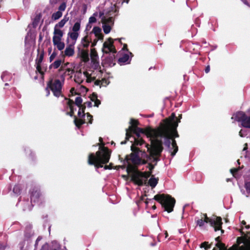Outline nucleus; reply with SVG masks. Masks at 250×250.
I'll return each mask as SVG.
<instances>
[{"instance_id": "1", "label": "nucleus", "mask_w": 250, "mask_h": 250, "mask_svg": "<svg viewBox=\"0 0 250 250\" xmlns=\"http://www.w3.org/2000/svg\"><path fill=\"white\" fill-rule=\"evenodd\" d=\"M111 151L108 147L100 146L99 150L96 152L91 153L88 158V163L90 165H94L96 168L103 167V165L107 164L110 158Z\"/></svg>"}, {"instance_id": "2", "label": "nucleus", "mask_w": 250, "mask_h": 250, "mask_svg": "<svg viewBox=\"0 0 250 250\" xmlns=\"http://www.w3.org/2000/svg\"><path fill=\"white\" fill-rule=\"evenodd\" d=\"M158 128L153 129L150 126L146 127L145 128H140L138 126L129 131L128 140L131 137H133V140L135 141V145L142 146L145 142L141 137V134H143L146 136L147 138L150 139H154L157 138ZM126 140L122 142V145L125 144Z\"/></svg>"}, {"instance_id": "3", "label": "nucleus", "mask_w": 250, "mask_h": 250, "mask_svg": "<svg viewBox=\"0 0 250 250\" xmlns=\"http://www.w3.org/2000/svg\"><path fill=\"white\" fill-rule=\"evenodd\" d=\"M219 237L216 238L217 243L213 250H227L225 244L219 241ZM228 250H250V233H249L242 237H238L237 244L233 245Z\"/></svg>"}, {"instance_id": "4", "label": "nucleus", "mask_w": 250, "mask_h": 250, "mask_svg": "<svg viewBox=\"0 0 250 250\" xmlns=\"http://www.w3.org/2000/svg\"><path fill=\"white\" fill-rule=\"evenodd\" d=\"M205 223H209L210 226L214 228L215 231L221 230V233H223L224 231L221 229L222 222L221 217L213 215L209 218L206 214H203L196 220L197 225L200 227H203Z\"/></svg>"}, {"instance_id": "5", "label": "nucleus", "mask_w": 250, "mask_h": 250, "mask_svg": "<svg viewBox=\"0 0 250 250\" xmlns=\"http://www.w3.org/2000/svg\"><path fill=\"white\" fill-rule=\"evenodd\" d=\"M177 124H175V125L172 126H171V127L166 125L163 128L158 129L157 138L158 137H164L175 139V138L179 137V135L177 130Z\"/></svg>"}, {"instance_id": "6", "label": "nucleus", "mask_w": 250, "mask_h": 250, "mask_svg": "<svg viewBox=\"0 0 250 250\" xmlns=\"http://www.w3.org/2000/svg\"><path fill=\"white\" fill-rule=\"evenodd\" d=\"M64 82L59 79H51L47 83V87L51 90L54 96L59 97H63L62 92V88Z\"/></svg>"}, {"instance_id": "7", "label": "nucleus", "mask_w": 250, "mask_h": 250, "mask_svg": "<svg viewBox=\"0 0 250 250\" xmlns=\"http://www.w3.org/2000/svg\"><path fill=\"white\" fill-rule=\"evenodd\" d=\"M152 171H148L142 172L137 171L133 176V183L138 186H143L147 184V179L151 176Z\"/></svg>"}, {"instance_id": "8", "label": "nucleus", "mask_w": 250, "mask_h": 250, "mask_svg": "<svg viewBox=\"0 0 250 250\" xmlns=\"http://www.w3.org/2000/svg\"><path fill=\"white\" fill-rule=\"evenodd\" d=\"M151 145H149L146 144V146L147 147V151L149 154H147L146 151L142 152L141 157L142 159L146 158L147 160H151V157L153 155H159L161 151V148H157V147L155 145V139H150Z\"/></svg>"}, {"instance_id": "9", "label": "nucleus", "mask_w": 250, "mask_h": 250, "mask_svg": "<svg viewBox=\"0 0 250 250\" xmlns=\"http://www.w3.org/2000/svg\"><path fill=\"white\" fill-rule=\"evenodd\" d=\"M235 119L241 122L243 127L250 128V116L248 117L244 112L240 111L236 114Z\"/></svg>"}, {"instance_id": "10", "label": "nucleus", "mask_w": 250, "mask_h": 250, "mask_svg": "<svg viewBox=\"0 0 250 250\" xmlns=\"http://www.w3.org/2000/svg\"><path fill=\"white\" fill-rule=\"evenodd\" d=\"M154 199L159 203H175V199L169 194H158Z\"/></svg>"}, {"instance_id": "11", "label": "nucleus", "mask_w": 250, "mask_h": 250, "mask_svg": "<svg viewBox=\"0 0 250 250\" xmlns=\"http://www.w3.org/2000/svg\"><path fill=\"white\" fill-rule=\"evenodd\" d=\"M103 51L105 54H108L110 52L113 53L117 52L115 47L114 45V40L112 38H108L107 41L104 43Z\"/></svg>"}, {"instance_id": "12", "label": "nucleus", "mask_w": 250, "mask_h": 250, "mask_svg": "<svg viewBox=\"0 0 250 250\" xmlns=\"http://www.w3.org/2000/svg\"><path fill=\"white\" fill-rule=\"evenodd\" d=\"M176 119V117L174 113H172L171 115L168 118L165 119L160 123L159 126L157 127L158 129L163 128L166 125L169 127L173 126L175 124H178V122L175 121Z\"/></svg>"}, {"instance_id": "13", "label": "nucleus", "mask_w": 250, "mask_h": 250, "mask_svg": "<svg viewBox=\"0 0 250 250\" xmlns=\"http://www.w3.org/2000/svg\"><path fill=\"white\" fill-rule=\"evenodd\" d=\"M30 194L31 203L33 202L35 203L40 201V198L42 195L41 190L39 188L34 186L31 188L29 191Z\"/></svg>"}, {"instance_id": "14", "label": "nucleus", "mask_w": 250, "mask_h": 250, "mask_svg": "<svg viewBox=\"0 0 250 250\" xmlns=\"http://www.w3.org/2000/svg\"><path fill=\"white\" fill-rule=\"evenodd\" d=\"M38 51V57L36 59V69L37 71L41 74L42 75H44V72L42 70L41 67V63L43 59L44 52V50L42 49L41 50L40 48L37 49Z\"/></svg>"}, {"instance_id": "15", "label": "nucleus", "mask_w": 250, "mask_h": 250, "mask_svg": "<svg viewBox=\"0 0 250 250\" xmlns=\"http://www.w3.org/2000/svg\"><path fill=\"white\" fill-rule=\"evenodd\" d=\"M155 145L158 147L157 148H159V149L161 148V149L159 155H153L151 157V160H152L153 162H155L156 163L155 165H156L157 162L160 160L159 157L161 156V153L164 149L162 140L159 139L158 138H155Z\"/></svg>"}, {"instance_id": "16", "label": "nucleus", "mask_w": 250, "mask_h": 250, "mask_svg": "<svg viewBox=\"0 0 250 250\" xmlns=\"http://www.w3.org/2000/svg\"><path fill=\"white\" fill-rule=\"evenodd\" d=\"M54 36L53 37V44L61 42L62 38L63 37V31L60 29H54Z\"/></svg>"}, {"instance_id": "17", "label": "nucleus", "mask_w": 250, "mask_h": 250, "mask_svg": "<svg viewBox=\"0 0 250 250\" xmlns=\"http://www.w3.org/2000/svg\"><path fill=\"white\" fill-rule=\"evenodd\" d=\"M130 124H131V125L129 126V127L126 129V140H128L129 131L138 127V126L139 125V122L138 120L132 118L130 119Z\"/></svg>"}, {"instance_id": "18", "label": "nucleus", "mask_w": 250, "mask_h": 250, "mask_svg": "<svg viewBox=\"0 0 250 250\" xmlns=\"http://www.w3.org/2000/svg\"><path fill=\"white\" fill-rule=\"evenodd\" d=\"M64 99L65 100L68 101L67 103V104L70 108V111L66 112V115H69L70 117H74V116H75V115H74V106H73V105L74 104V102L72 100H71L70 99H68L66 97Z\"/></svg>"}, {"instance_id": "19", "label": "nucleus", "mask_w": 250, "mask_h": 250, "mask_svg": "<svg viewBox=\"0 0 250 250\" xmlns=\"http://www.w3.org/2000/svg\"><path fill=\"white\" fill-rule=\"evenodd\" d=\"M129 161H131L133 165L135 166H139L141 157L139 155L135 154L134 153H130L128 155Z\"/></svg>"}, {"instance_id": "20", "label": "nucleus", "mask_w": 250, "mask_h": 250, "mask_svg": "<svg viewBox=\"0 0 250 250\" xmlns=\"http://www.w3.org/2000/svg\"><path fill=\"white\" fill-rule=\"evenodd\" d=\"M127 167H126V172L128 174L131 173V181L133 182V176L137 171H139L137 167H135L130 164L129 161H128V163H126Z\"/></svg>"}, {"instance_id": "21", "label": "nucleus", "mask_w": 250, "mask_h": 250, "mask_svg": "<svg viewBox=\"0 0 250 250\" xmlns=\"http://www.w3.org/2000/svg\"><path fill=\"white\" fill-rule=\"evenodd\" d=\"M101 28L98 26L94 27L92 31L90 32V34L94 33L96 38L99 39L100 40H103L104 39V35L101 33Z\"/></svg>"}, {"instance_id": "22", "label": "nucleus", "mask_w": 250, "mask_h": 250, "mask_svg": "<svg viewBox=\"0 0 250 250\" xmlns=\"http://www.w3.org/2000/svg\"><path fill=\"white\" fill-rule=\"evenodd\" d=\"M119 160H120L121 162H122L123 163V165L116 166L114 167V169H119V168H121L123 169H125L126 167V163H128V161H129L128 155H126L124 159L123 158H121L120 156H119Z\"/></svg>"}, {"instance_id": "23", "label": "nucleus", "mask_w": 250, "mask_h": 250, "mask_svg": "<svg viewBox=\"0 0 250 250\" xmlns=\"http://www.w3.org/2000/svg\"><path fill=\"white\" fill-rule=\"evenodd\" d=\"M171 146L172 148L171 156L173 157L178 150V146L175 139H171Z\"/></svg>"}, {"instance_id": "24", "label": "nucleus", "mask_w": 250, "mask_h": 250, "mask_svg": "<svg viewBox=\"0 0 250 250\" xmlns=\"http://www.w3.org/2000/svg\"><path fill=\"white\" fill-rule=\"evenodd\" d=\"M159 181L158 178H155L154 175H151V177L149 179L148 181H147V184L148 185L150 186L152 188H155L157 185Z\"/></svg>"}, {"instance_id": "25", "label": "nucleus", "mask_w": 250, "mask_h": 250, "mask_svg": "<svg viewBox=\"0 0 250 250\" xmlns=\"http://www.w3.org/2000/svg\"><path fill=\"white\" fill-rule=\"evenodd\" d=\"M130 142L133 143L131 146V150L132 151L131 153H134L135 154L139 155V152H142V151L139 148L136 147L137 145H135L134 140L131 141Z\"/></svg>"}, {"instance_id": "26", "label": "nucleus", "mask_w": 250, "mask_h": 250, "mask_svg": "<svg viewBox=\"0 0 250 250\" xmlns=\"http://www.w3.org/2000/svg\"><path fill=\"white\" fill-rule=\"evenodd\" d=\"M74 54V48L70 45L67 47L64 50L65 56L71 57Z\"/></svg>"}, {"instance_id": "27", "label": "nucleus", "mask_w": 250, "mask_h": 250, "mask_svg": "<svg viewBox=\"0 0 250 250\" xmlns=\"http://www.w3.org/2000/svg\"><path fill=\"white\" fill-rule=\"evenodd\" d=\"M81 57L83 62H87L89 60L88 51L84 50H82Z\"/></svg>"}, {"instance_id": "28", "label": "nucleus", "mask_w": 250, "mask_h": 250, "mask_svg": "<svg viewBox=\"0 0 250 250\" xmlns=\"http://www.w3.org/2000/svg\"><path fill=\"white\" fill-rule=\"evenodd\" d=\"M91 39H89L88 36L86 35L82 39L83 46L84 48H87L90 42H91Z\"/></svg>"}, {"instance_id": "29", "label": "nucleus", "mask_w": 250, "mask_h": 250, "mask_svg": "<svg viewBox=\"0 0 250 250\" xmlns=\"http://www.w3.org/2000/svg\"><path fill=\"white\" fill-rule=\"evenodd\" d=\"M74 72V70L73 69L70 68H67L66 69L65 71L63 74H61L60 78L61 80H62V82H64L65 80V76L66 75H70Z\"/></svg>"}, {"instance_id": "30", "label": "nucleus", "mask_w": 250, "mask_h": 250, "mask_svg": "<svg viewBox=\"0 0 250 250\" xmlns=\"http://www.w3.org/2000/svg\"><path fill=\"white\" fill-rule=\"evenodd\" d=\"M21 186L19 184L15 185L13 188V192L17 196L19 195L21 193Z\"/></svg>"}, {"instance_id": "31", "label": "nucleus", "mask_w": 250, "mask_h": 250, "mask_svg": "<svg viewBox=\"0 0 250 250\" xmlns=\"http://www.w3.org/2000/svg\"><path fill=\"white\" fill-rule=\"evenodd\" d=\"M74 81L78 84H81L83 83V80L82 79V74L81 71L75 75Z\"/></svg>"}, {"instance_id": "32", "label": "nucleus", "mask_w": 250, "mask_h": 250, "mask_svg": "<svg viewBox=\"0 0 250 250\" xmlns=\"http://www.w3.org/2000/svg\"><path fill=\"white\" fill-rule=\"evenodd\" d=\"M162 208L168 212L172 211L174 204H161Z\"/></svg>"}, {"instance_id": "33", "label": "nucleus", "mask_w": 250, "mask_h": 250, "mask_svg": "<svg viewBox=\"0 0 250 250\" xmlns=\"http://www.w3.org/2000/svg\"><path fill=\"white\" fill-rule=\"evenodd\" d=\"M62 62V61L60 59H58L56 60L53 63L51 64L49 66V68L53 67L55 69L58 68L60 66Z\"/></svg>"}, {"instance_id": "34", "label": "nucleus", "mask_w": 250, "mask_h": 250, "mask_svg": "<svg viewBox=\"0 0 250 250\" xmlns=\"http://www.w3.org/2000/svg\"><path fill=\"white\" fill-rule=\"evenodd\" d=\"M62 13L61 11H57L56 12L54 13L51 16V19L52 20L56 21L59 20L62 17Z\"/></svg>"}, {"instance_id": "35", "label": "nucleus", "mask_w": 250, "mask_h": 250, "mask_svg": "<svg viewBox=\"0 0 250 250\" xmlns=\"http://www.w3.org/2000/svg\"><path fill=\"white\" fill-rule=\"evenodd\" d=\"M42 17L41 14H39L36 15L35 18L34 19L33 21V26H36L38 25L39 23V22L40 21V20Z\"/></svg>"}, {"instance_id": "36", "label": "nucleus", "mask_w": 250, "mask_h": 250, "mask_svg": "<svg viewBox=\"0 0 250 250\" xmlns=\"http://www.w3.org/2000/svg\"><path fill=\"white\" fill-rule=\"evenodd\" d=\"M166 141L165 142V145L168 148L169 152L171 154L172 152V148H171V138H165Z\"/></svg>"}, {"instance_id": "37", "label": "nucleus", "mask_w": 250, "mask_h": 250, "mask_svg": "<svg viewBox=\"0 0 250 250\" xmlns=\"http://www.w3.org/2000/svg\"><path fill=\"white\" fill-rule=\"evenodd\" d=\"M129 59L128 55L125 54L122 57L118 59L119 63H125Z\"/></svg>"}, {"instance_id": "38", "label": "nucleus", "mask_w": 250, "mask_h": 250, "mask_svg": "<svg viewBox=\"0 0 250 250\" xmlns=\"http://www.w3.org/2000/svg\"><path fill=\"white\" fill-rule=\"evenodd\" d=\"M74 123L78 128L80 129L81 128L82 125L81 122L80 121V119H78L76 116H74Z\"/></svg>"}, {"instance_id": "39", "label": "nucleus", "mask_w": 250, "mask_h": 250, "mask_svg": "<svg viewBox=\"0 0 250 250\" xmlns=\"http://www.w3.org/2000/svg\"><path fill=\"white\" fill-rule=\"evenodd\" d=\"M68 35L72 40L76 41L79 36V33L73 31V32H69Z\"/></svg>"}, {"instance_id": "40", "label": "nucleus", "mask_w": 250, "mask_h": 250, "mask_svg": "<svg viewBox=\"0 0 250 250\" xmlns=\"http://www.w3.org/2000/svg\"><path fill=\"white\" fill-rule=\"evenodd\" d=\"M81 27L80 21L76 22L72 27V30L74 32H78L80 30Z\"/></svg>"}, {"instance_id": "41", "label": "nucleus", "mask_w": 250, "mask_h": 250, "mask_svg": "<svg viewBox=\"0 0 250 250\" xmlns=\"http://www.w3.org/2000/svg\"><path fill=\"white\" fill-rule=\"evenodd\" d=\"M83 99L81 97H76L74 104L78 106H82Z\"/></svg>"}, {"instance_id": "42", "label": "nucleus", "mask_w": 250, "mask_h": 250, "mask_svg": "<svg viewBox=\"0 0 250 250\" xmlns=\"http://www.w3.org/2000/svg\"><path fill=\"white\" fill-rule=\"evenodd\" d=\"M66 22L62 20L55 25L54 29H60V28H62L64 26Z\"/></svg>"}, {"instance_id": "43", "label": "nucleus", "mask_w": 250, "mask_h": 250, "mask_svg": "<svg viewBox=\"0 0 250 250\" xmlns=\"http://www.w3.org/2000/svg\"><path fill=\"white\" fill-rule=\"evenodd\" d=\"M54 45L57 46L59 50H62V49H63L65 46L64 43L62 42H58L56 43V44Z\"/></svg>"}, {"instance_id": "44", "label": "nucleus", "mask_w": 250, "mask_h": 250, "mask_svg": "<svg viewBox=\"0 0 250 250\" xmlns=\"http://www.w3.org/2000/svg\"><path fill=\"white\" fill-rule=\"evenodd\" d=\"M104 32L105 34H108L109 33L111 29V27L109 25H104L103 26Z\"/></svg>"}, {"instance_id": "45", "label": "nucleus", "mask_w": 250, "mask_h": 250, "mask_svg": "<svg viewBox=\"0 0 250 250\" xmlns=\"http://www.w3.org/2000/svg\"><path fill=\"white\" fill-rule=\"evenodd\" d=\"M66 7V4L65 2H62L61 5L59 6L58 9L59 11H61L62 12V11H64Z\"/></svg>"}, {"instance_id": "46", "label": "nucleus", "mask_w": 250, "mask_h": 250, "mask_svg": "<svg viewBox=\"0 0 250 250\" xmlns=\"http://www.w3.org/2000/svg\"><path fill=\"white\" fill-rule=\"evenodd\" d=\"M241 167H239L238 168H234L230 169V171L231 173L232 174L233 176L237 173L238 171L241 169Z\"/></svg>"}, {"instance_id": "47", "label": "nucleus", "mask_w": 250, "mask_h": 250, "mask_svg": "<svg viewBox=\"0 0 250 250\" xmlns=\"http://www.w3.org/2000/svg\"><path fill=\"white\" fill-rule=\"evenodd\" d=\"M112 17H108L107 19H106L105 17H104L102 18V22L103 23H110L112 21Z\"/></svg>"}, {"instance_id": "48", "label": "nucleus", "mask_w": 250, "mask_h": 250, "mask_svg": "<svg viewBox=\"0 0 250 250\" xmlns=\"http://www.w3.org/2000/svg\"><path fill=\"white\" fill-rule=\"evenodd\" d=\"M79 110L82 111V117H84L86 113H85V109L86 108L85 104H83L82 106H78Z\"/></svg>"}, {"instance_id": "49", "label": "nucleus", "mask_w": 250, "mask_h": 250, "mask_svg": "<svg viewBox=\"0 0 250 250\" xmlns=\"http://www.w3.org/2000/svg\"><path fill=\"white\" fill-rule=\"evenodd\" d=\"M85 115H86L88 121V123L91 124L93 122V116L89 112L86 113Z\"/></svg>"}, {"instance_id": "50", "label": "nucleus", "mask_w": 250, "mask_h": 250, "mask_svg": "<svg viewBox=\"0 0 250 250\" xmlns=\"http://www.w3.org/2000/svg\"><path fill=\"white\" fill-rule=\"evenodd\" d=\"M115 59V55H113L112 56L107 58V61L109 63H113V65H114L115 64V63L113 62V61H114Z\"/></svg>"}, {"instance_id": "51", "label": "nucleus", "mask_w": 250, "mask_h": 250, "mask_svg": "<svg viewBox=\"0 0 250 250\" xmlns=\"http://www.w3.org/2000/svg\"><path fill=\"white\" fill-rule=\"evenodd\" d=\"M109 82L106 79L103 78L102 79V83H101L102 85L106 86V85H107L109 84Z\"/></svg>"}, {"instance_id": "52", "label": "nucleus", "mask_w": 250, "mask_h": 250, "mask_svg": "<svg viewBox=\"0 0 250 250\" xmlns=\"http://www.w3.org/2000/svg\"><path fill=\"white\" fill-rule=\"evenodd\" d=\"M245 187L247 192L250 193V181L245 183Z\"/></svg>"}, {"instance_id": "53", "label": "nucleus", "mask_w": 250, "mask_h": 250, "mask_svg": "<svg viewBox=\"0 0 250 250\" xmlns=\"http://www.w3.org/2000/svg\"><path fill=\"white\" fill-rule=\"evenodd\" d=\"M95 80H96V77H92L90 75V76H87V78L86 79V82L87 83H91L93 81H94Z\"/></svg>"}, {"instance_id": "54", "label": "nucleus", "mask_w": 250, "mask_h": 250, "mask_svg": "<svg viewBox=\"0 0 250 250\" xmlns=\"http://www.w3.org/2000/svg\"><path fill=\"white\" fill-rule=\"evenodd\" d=\"M91 57H98V55L95 49H92L91 50Z\"/></svg>"}, {"instance_id": "55", "label": "nucleus", "mask_w": 250, "mask_h": 250, "mask_svg": "<svg viewBox=\"0 0 250 250\" xmlns=\"http://www.w3.org/2000/svg\"><path fill=\"white\" fill-rule=\"evenodd\" d=\"M97 98L98 95L97 93L95 92H93L90 97V100L93 102L94 101V100H96V99H97Z\"/></svg>"}, {"instance_id": "56", "label": "nucleus", "mask_w": 250, "mask_h": 250, "mask_svg": "<svg viewBox=\"0 0 250 250\" xmlns=\"http://www.w3.org/2000/svg\"><path fill=\"white\" fill-rule=\"evenodd\" d=\"M69 64L68 62H66V63L64 64L63 65H62L60 68L58 70L59 73L61 72L62 71H63L64 70V68L65 67Z\"/></svg>"}, {"instance_id": "57", "label": "nucleus", "mask_w": 250, "mask_h": 250, "mask_svg": "<svg viewBox=\"0 0 250 250\" xmlns=\"http://www.w3.org/2000/svg\"><path fill=\"white\" fill-rule=\"evenodd\" d=\"M96 21L97 20L94 16H91L89 19V23H95Z\"/></svg>"}, {"instance_id": "58", "label": "nucleus", "mask_w": 250, "mask_h": 250, "mask_svg": "<svg viewBox=\"0 0 250 250\" xmlns=\"http://www.w3.org/2000/svg\"><path fill=\"white\" fill-rule=\"evenodd\" d=\"M104 168L105 169H112L113 168L114 169V167L113 166V164L112 163H110L108 165H105L104 166Z\"/></svg>"}, {"instance_id": "59", "label": "nucleus", "mask_w": 250, "mask_h": 250, "mask_svg": "<svg viewBox=\"0 0 250 250\" xmlns=\"http://www.w3.org/2000/svg\"><path fill=\"white\" fill-rule=\"evenodd\" d=\"M155 166V165H153L149 163L148 164L147 167L149 169V171H152L153 169L154 168Z\"/></svg>"}, {"instance_id": "60", "label": "nucleus", "mask_w": 250, "mask_h": 250, "mask_svg": "<svg viewBox=\"0 0 250 250\" xmlns=\"http://www.w3.org/2000/svg\"><path fill=\"white\" fill-rule=\"evenodd\" d=\"M101 83H102V80H95L94 81V85H99L100 87H101V86H102L101 84Z\"/></svg>"}, {"instance_id": "61", "label": "nucleus", "mask_w": 250, "mask_h": 250, "mask_svg": "<svg viewBox=\"0 0 250 250\" xmlns=\"http://www.w3.org/2000/svg\"><path fill=\"white\" fill-rule=\"evenodd\" d=\"M148 161L149 160H147V159L145 160V159H142L141 158L139 165L146 164L147 163V161Z\"/></svg>"}, {"instance_id": "62", "label": "nucleus", "mask_w": 250, "mask_h": 250, "mask_svg": "<svg viewBox=\"0 0 250 250\" xmlns=\"http://www.w3.org/2000/svg\"><path fill=\"white\" fill-rule=\"evenodd\" d=\"M94 106L96 107H98L99 105L101 104V101L97 98L94 100Z\"/></svg>"}, {"instance_id": "63", "label": "nucleus", "mask_w": 250, "mask_h": 250, "mask_svg": "<svg viewBox=\"0 0 250 250\" xmlns=\"http://www.w3.org/2000/svg\"><path fill=\"white\" fill-rule=\"evenodd\" d=\"M56 55L57 54L55 52H53V53L51 55V56L49 57L50 62H51L54 59Z\"/></svg>"}, {"instance_id": "64", "label": "nucleus", "mask_w": 250, "mask_h": 250, "mask_svg": "<svg viewBox=\"0 0 250 250\" xmlns=\"http://www.w3.org/2000/svg\"><path fill=\"white\" fill-rule=\"evenodd\" d=\"M97 58L98 57H92L91 58V61L93 64L96 63V64H97L98 65H99V62L97 60Z\"/></svg>"}]
</instances>
